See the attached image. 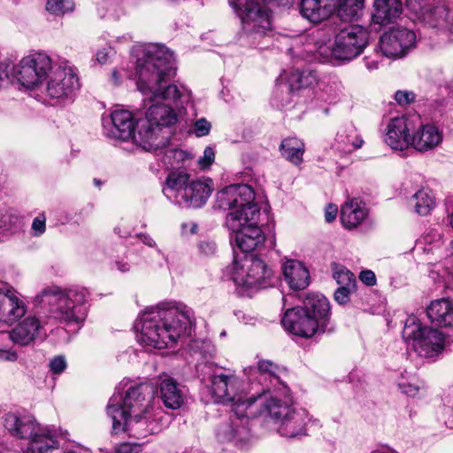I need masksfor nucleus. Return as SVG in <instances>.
Instances as JSON below:
<instances>
[{"label": "nucleus", "mask_w": 453, "mask_h": 453, "mask_svg": "<svg viewBox=\"0 0 453 453\" xmlns=\"http://www.w3.org/2000/svg\"><path fill=\"white\" fill-rule=\"evenodd\" d=\"M202 380L207 382L211 398L216 403H231L229 420L219 425L217 438L221 442H245L250 436L249 418L257 414L256 398L243 396L237 391L240 381L233 373H225L212 364H206L202 369Z\"/></svg>", "instance_id": "f257e3e1"}, {"label": "nucleus", "mask_w": 453, "mask_h": 453, "mask_svg": "<svg viewBox=\"0 0 453 453\" xmlns=\"http://www.w3.org/2000/svg\"><path fill=\"white\" fill-rule=\"evenodd\" d=\"M193 322L194 312L184 303H161L140 314L134 325L136 337L143 345L159 349L171 348Z\"/></svg>", "instance_id": "f03ea898"}, {"label": "nucleus", "mask_w": 453, "mask_h": 453, "mask_svg": "<svg viewBox=\"0 0 453 453\" xmlns=\"http://www.w3.org/2000/svg\"><path fill=\"white\" fill-rule=\"evenodd\" d=\"M304 50L322 63L345 64L359 56L368 44V33L359 26L338 31L331 25L315 29L303 38Z\"/></svg>", "instance_id": "7ed1b4c3"}, {"label": "nucleus", "mask_w": 453, "mask_h": 453, "mask_svg": "<svg viewBox=\"0 0 453 453\" xmlns=\"http://www.w3.org/2000/svg\"><path fill=\"white\" fill-rule=\"evenodd\" d=\"M136 86L149 100L162 98L176 102L183 96L175 84L169 81L175 75L173 54L163 45L150 44L143 50V56L136 62Z\"/></svg>", "instance_id": "20e7f679"}, {"label": "nucleus", "mask_w": 453, "mask_h": 453, "mask_svg": "<svg viewBox=\"0 0 453 453\" xmlns=\"http://www.w3.org/2000/svg\"><path fill=\"white\" fill-rule=\"evenodd\" d=\"M281 321L287 331L303 338L334 331L330 326V303L321 294H309L303 306L288 309Z\"/></svg>", "instance_id": "39448f33"}, {"label": "nucleus", "mask_w": 453, "mask_h": 453, "mask_svg": "<svg viewBox=\"0 0 453 453\" xmlns=\"http://www.w3.org/2000/svg\"><path fill=\"white\" fill-rule=\"evenodd\" d=\"M214 189L210 178L192 179L185 170L171 171L165 179L163 194L172 203L184 208H201Z\"/></svg>", "instance_id": "423d86ee"}, {"label": "nucleus", "mask_w": 453, "mask_h": 453, "mask_svg": "<svg viewBox=\"0 0 453 453\" xmlns=\"http://www.w3.org/2000/svg\"><path fill=\"white\" fill-rule=\"evenodd\" d=\"M122 394L115 393L109 400L106 408L108 416L112 421V433H129L131 435L140 438L148 434L158 433L163 426V411L160 408L150 410V413L132 412L127 413L122 410L120 401Z\"/></svg>", "instance_id": "0eeeda50"}, {"label": "nucleus", "mask_w": 453, "mask_h": 453, "mask_svg": "<svg viewBox=\"0 0 453 453\" xmlns=\"http://www.w3.org/2000/svg\"><path fill=\"white\" fill-rule=\"evenodd\" d=\"M4 426L12 436L27 441V453H49L58 447L57 432L33 416L9 412L4 416Z\"/></svg>", "instance_id": "6e6552de"}, {"label": "nucleus", "mask_w": 453, "mask_h": 453, "mask_svg": "<svg viewBox=\"0 0 453 453\" xmlns=\"http://www.w3.org/2000/svg\"><path fill=\"white\" fill-rule=\"evenodd\" d=\"M42 303H49L50 317L60 322L81 323L85 317L82 304L86 302L83 290L69 289L62 291L58 287L44 288L38 296Z\"/></svg>", "instance_id": "1a4fd4ad"}, {"label": "nucleus", "mask_w": 453, "mask_h": 453, "mask_svg": "<svg viewBox=\"0 0 453 453\" xmlns=\"http://www.w3.org/2000/svg\"><path fill=\"white\" fill-rule=\"evenodd\" d=\"M231 279L247 295L273 285V272L264 260L253 255L235 257L231 266Z\"/></svg>", "instance_id": "9d476101"}, {"label": "nucleus", "mask_w": 453, "mask_h": 453, "mask_svg": "<svg viewBox=\"0 0 453 453\" xmlns=\"http://www.w3.org/2000/svg\"><path fill=\"white\" fill-rule=\"evenodd\" d=\"M260 215L258 207H250L244 215L227 213L226 226L234 234L235 246L244 253L250 252L265 241L262 230L257 226Z\"/></svg>", "instance_id": "9b49d317"}, {"label": "nucleus", "mask_w": 453, "mask_h": 453, "mask_svg": "<svg viewBox=\"0 0 453 453\" xmlns=\"http://www.w3.org/2000/svg\"><path fill=\"white\" fill-rule=\"evenodd\" d=\"M403 338L420 357H432L441 352L445 335L431 326H422L416 316H409L404 323Z\"/></svg>", "instance_id": "f8f14e48"}, {"label": "nucleus", "mask_w": 453, "mask_h": 453, "mask_svg": "<svg viewBox=\"0 0 453 453\" xmlns=\"http://www.w3.org/2000/svg\"><path fill=\"white\" fill-rule=\"evenodd\" d=\"M54 67L47 54L35 52L24 57L17 65L11 63L12 83L17 81L27 89H38Z\"/></svg>", "instance_id": "ddd939ff"}, {"label": "nucleus", "mask_w": 453, "mask_h": 453, "mask_svg": "<svg viewBox=\"0 0 453 453\" xmlns=\"http://www.w3.org/2000/svg\"><path fill=\"white\" fill-rule=\"evenodd\" d=\"M230 6L241 19L247 34L265 35L272 30L270 13L257 0H228Z\"/></svg>", "instance_id": "4468645a"}, {"label": "nucleus", "mask_w": 453, "mask_h": 453, "mask_svg": "<svg viewBox=\"0 0 453 453\" xmlns=\"http://www.w3.org/2000/svg\"><path fill=\"white\" fill-rule=\"evenodd\" d=\"M80 88L76 69L67 65L55 66L38 88L45 100L70 98Z\"/></svg>", "instance_id": "2eb2a0df"}, {"label": "nucleus", "mask_w": 453, "mask_h": 453, "mask_svg": "<svg viewBox=\"0 0 453 453\" xmlns=\"http://www.w3.org/2000/svg\"><path fill=\"white\" fill-rule=\"evenodd\" d=\"M255 193L247 184L229 185L217 193L216 206L224 211H232L229 213L244 215L250 207H257L253 203Z\"/></svg>", "instance_id": "dca6fc26"}, {"label": "nucleus", "mask_w": 453, "mask_h": 453, "mask_svg": "<svg viewBox=\"0 0 453 453\" xmlns=\"http://www.w3.org/2000/svg\"><path fill=\"white\" fill-rule=\"evenodd\" d=\"M47 323L48 321L40 319L36 315L29 314L12 330L1 331L0 340H11L17 345L29 346L46 337L44 325Z\"/></svg>", "instance_id": "f3484780"}, {"label": "nucleus", "mask_w": 453, "mask_h": 453, "mask_svg": "<svg viewBox=\"0 0 453 453\" xmlns=\"http://www.w3.org/2000/svg\"><path fill=\"white\" fill-rule=\"evenodd\" d=\"M411 148L420 153L435 150L443 139L442 131L434 124L423 123L419 115H412Z\"/></svg>", "instance_id": "a211bd4d"}, {"label": "nucleus", "mask_w": 453, "mask_h": 453, "mask_svg": "<svg viewBox=\"0 0 453 453\" xmlns=\"http://www.w3.org/2000/svg\"><path fill=\"white\" fill-rule=\"evenodd\" d=\"M415 41L413 31L404 27H394L381 35L380 48L388 58H401L414 45Z\"/></svg>", "instance_id": "6ab92c4d"}, {"label": "nucleus", "mask_w": 453, "mask_h": 453, "mask_svg": "<svg viewBox=\"0 0 453 453\" xmlns=\"http://www.w3.org/2000/svg\"><path fill=\"white\" fill-rule=\"evenodd\" d=\"M154 395L155 389L150 383L132 385L127 388L125 396L122 395L121 409L126 410L129 414L132 412L150 413V410H154L152 404Z\"/></svg>", "instance_id": "aec40b11"}, {"label": "nucleus", "mask_w": 453, "mask_h": 453, "mask_svg": "<svg viewBox=\"0 0 453 453\" xmlns=\"http://www.w3.org/2000/svg\"><path fill=\"white\" fill-rule=\"evenodd\" d=\"M412 127V115L391 119L386 127L384 142L395 150L410 148Z\"/></svg>", "instance_id": "412c9836"}, {"label": "nucleus", "mask_w": 453, "mask_h": 453, "mask_svg": "<svg viewBox=\"0 0 453 453\" xmlns=\"http://www.w3.org/2000/svg\"><path fill=\"white\" fill-rule=\"evenodd\" d=\"M288 83L290 93L298 96L297 101H300V97H303V102L306 103L308 99L312 100L313 96L320 101L327 100L313 89V87L318 84V75L315 71L296 70L289 74Z\"/></svg>", "instance_id": "4be33fe9"}, {"label": "nucleus", "mask_w": 453, "mask_h": 453, "mask_svg": "<svg viewBox=\"0 0 453 453\" xmlns=\"http://www.w3.org/2000/svg\"><path fill=\"white\" fill-rule=\"evenodd\" d=\"M110 127L104 124L105 134L112 139L127 141L134 134L136 120L128 110L119 109L111 113Z\"/></svg>", "instance_id": "5701e85b"}, {"label": "nucleus", "mask_w": 453, "mask_h": 453, "mask_svg": "<svg viewBox=\"0 0 453 453\" xmlns=\"http://www.w3.org/2000/svg\"><path fill=\"white\" fill-rule=\"evenodd\" d=\"M250 397L256 398L257 414L254 417H250L249 419L263 415L273 420L278 426L294 409L277 396L271 395L264 398L262 394H257L250 395Z\"/></svg>", "instance_id": "b1692460"}, {"label": "nucleus", "mask_w": 453, "mask_h": 453, "mask_svg": "<svg viewBox=\"0 0 453 453\" xmlns=\"http://www.w3.org/2000/svg\"><path fill=\"white\" fill-rule=\"evenodd\" d=\"M163 404L172 410L180 408L186 399L184 387L171 377H161L155 391Z\"/></svg>", "instance_id": "393cba45"}, {"label": "nucleus", "mask_w": 453, "mask_h": 453, "mask_svg": "<svg viewBox=\"0 0 453 453\" xmlns=\"http://www.w3.org/2000/svg\"><path fill=\"white\" fill-rule=\"evenodd\" d=\"M310 421L304 409L294 408L277 426L278 433L287 438H299L306 435V426Z\"/></svg>", "instance_id": "a878e982"}, {"label": "nucleus", "mask_w": 453, "mask_h": 453, "mask_svg": "<svg viewBox=\"0 0 453 453\" xmlns=\"http://www.w3.org/2000/svg\"><path fill=\"white\" fill-rule=\"evenodd\" d=\"M335 8V0H301L299 3L301 16L311 23H319L328 19Z\"/></svg>", "instance_id": "bb28decb"}, {"label": "nucleus", "mask_w": 453, "mask_h": 453, "mask_svg": "<svg viewBox=\"0 0 453 453\" xmlns=\"http://www.w3.org/2000/svg\"><path fill=\"white\" fill-rule=\"evenodd\" d=\"M136 125L137 130H134V134L130 138L134 143L146 151L157 150L162 144L158 141L161 129L146 119L137 122Z\"/></svg>", "instance_id": "cd10ccee"}, {"label": "nucleus", "mask_w": 453, "mask_h": 453, "mask_svg": "<svg viewBox=\"0 0 453 453\" xmlns=\"http://www.w3.org/2000/svg\"><path fill=\"white\" fill-rule=\"evenodd\" d=\"M367 216L368 209L360 198H349L342 205L341 221L347 229L356 228Z\"/></svg>", "instance_id": "c85d7f7f"}, {"label": "nucleus", "mask_w": 453, "mask_h": 453, "mask_svg": "<svg viewBox=\"0 0 453 453\" xmlns=\"http://www.w3.org/2000/svg\"><path fill=\"white\" fill-rule=\"evenodd\" d=\"M426 314L432 323L439 326H453V301L441 298L431 302L426 309Z\"/></svg>", "instance_id": "c756f323"}, {"label": "nucleus", "mask_w": 453, "mask_h": 453, "mask_svg": "<svg viewBox=\"0 0 453 453\" xmlns=\"http://www.w3.org/2000/svg\"><path fill=\"white\" fill-rule=\"evenodd\" d=\"M285 280L292 289H303L309 285L310 274L307 268L297 260H288L282 265Z\"/></svg>", "instance_id": "7c9ffc66"}, {"label": "nucleus", "mask_w": 453, "mask_h": 453, "mask_svg": "<svg viewBox=\"0 0 453 453\" xmlns=\"http://www.w3.org/2000/svg\"><path fill=\"white\" fill-rule=\"evenodd\" d=\"M402 10L401 0H375L372 20L380 25L388 24L399 17Z\"/></svg>", "instance_id": "2f4dec72"}, {"label": "nucleus", "mask_w": 453, "mask_h": 453, "mask_svg": "<svg viewBox=\"0 0 453 453\" xmlns=\"http://www.w3.org/2000/svg\"><path fill=\"white\" fill-rule=\"evenodd\" d=\"M145 119L161 129L162 127L174 124L177 120V115L169 105L155 104L146 111Z\"/></svg>", "instance_id": "473e14b6"}, {"label": "nucleus", "mask_w": 453, "mask_h": 453, "mask_svg": "<svg viewBox=\"0 0 453 453\" xmlns=\"http://www.w3.org/2000/svg\"><path fill=\"white\" fill-rule=\"evenodd\" d=\"M255 370L259 374L258 380L260 383H266L268 380V384H265L264 391L274 389L281 383L280 380V370L277 365L268 360H263L258 362L257 368Z\"/></svg>", "instance_id": "72a5a7b5"}, {"label": "nucleus", "mask_w": 453, "mask_h": 453, "mask_svg": "<svg viewBox=\"0 0 453 453\" xmlns=\"http://www.w3.org/2000/svg\"><path fill=\"white\" fill-rule=\"evenodd\" d=\"M280 151L288 161L299 165L303 162L304 143L296 137H288L282 140Z\"/></svg>", "instance_id": "f704fd0d"}, {"label": "nucleus", "mask_w": 453, "mask_h": 453, "mask_svg": "<svg viewBox=\"0 0 453 453\" xmlns=\"http://www.w3.org/2000/svg\"><path fill=\"white\" fill-rule=\"evenodd\" d=\"M23 227L22 218L12 210L0 214V240L19 233Z\"/></svg>", "instance_id": "c9c22d12"}, {"label": "nucleus", "mask_w": 453, "mask_h": 453, "mask_svg": "<svg viewBox=\"0 0 453 453\" xmlns=\"http://www.w3.org/2000/svg\"><path fill=\"white\" fill-rule=\"evenodd\" d=\"M337 14L342 20L351 21L358 17L364 0H335Z\"/></svg>", "instance_id": "e433bc0d"}, {"label": "nucleus", "mask_w": 453, "mask_h": 453, "mask_svg": "<svg viewBox=\"0 0 453 453\" xmlns=\"http://www.w3.org/2000/svg\"><path fill=\"white\" fill-rule=\"evenodd\" d=\"M434 4V0H406V6L411 12L426 23L436 24L433 19V13H431V7Z\"/></svg>", "instance_id": "4c0bfd02"}, {"label": "nucleus", "mask_w": 453, "mask_h": 453, "mask_svg": "<svg viewBox=\"0 0 453 453\" xmlns=\"http://www.w3.org/2000/svg\"><path fill=\"white\" fill-rule=\"evenodd\" d=\"M415 202V211L418 214L426 216L434 207L435 202L429 189L422 188L413 196Z\"/></svg>", "instance_id": "58836bf2"}, {"label": "nucleus", "mask_w": 453, "mask_h": 453, "mask_svg": "<svg viewBox=\"0 0 453 453\" xmlns=\"http://www.w3.org/2000/svg\"><path fill=\"white\" fill-rule=\"evenodd\" d=\"M333 278L339 287L356 288L357 280L355 275L345 266L334 264L333 265Z\"/></svg>", "instance_id": "ea45409f"}, {"label": "nucleus", "mask_w": 453, "mask_h": 453, "mask_svg": "<svg viewBox=\"0 0 453 453\" xmlns=\"http://www.w3.org/2000/svg\"><path fill=\"white\" fill-rule=\"evenodd\" d=\"M46 9L54 15H65L74 10V3L73 0H48Z\"/></svg>", "instance_id": "a19ab883"}, {"label": "nucleus", "mask_w": 453, "mask_h": 453, "mask_svg": "<svg viewBox=\"0 0 453 453\" xmlns=\"http://www.w3.org/2000/svg\"><path fill=\"white\" fill-rule=\"evenodd\" d=\"M431 13H433V19L436 24L427 23L433 27H446L449 25L448 16L449 9L443 5H437L431 7Z\"/></svg>", "instance_id": "79ce46f5"}, {"label": "nucleus", "mask_w": 453, "mask_h": 453, "mask_svg": "<svg viewBox=\"0 0 453 453\" xmlns=\"http://www.w3.org/2000/svg\"><path fill=\"white\" fill-rule=\"evenodd\" d=\"M46 231V215L45 213H40L36 216L31 226V234L34 237L42 236Z\"/></svg>", "instance_id": "37998d69"}, {"label": "nucleus", "mask_w": 453, "mask_h": 453, "mask_svg": "<svg viewBox=\"0 0 453 453\" xmlns=\"http://www.w3.org/2000/svg\"><path fill=\"white\" fill-rule=\"evenodd\" d=\"M356 290V288L339 287L334 294L335 302L339 304H345L349 301V295Z\"/></svg>", "instance_id": "c03bdc74"}, {"label": "nucleus", "mask_w": 453, "mask_h": 453, "mask_svg": "<svg viewBox=\"0 0 453 453\" xmlns=\"http://www.w3.org/2000/svg\"><path fill=\"white\" fill-rule=\"evenodd\" d=\"M10 67V62H0V89L7 88L12 84Z\"/></svg>", "instance_id": "a18cd8bd"}, {"label": "nucleus", "mask_w": 453, "mask_h": 453, "mask_svg": "<svg viewBox=\"0 0 453 453\" xmlns=\"http://www.w3.org/2000/svg\"><path fill=\"white\" fill-rule=\"evenodd\" d=\"M115 453H141L142 445L140 443L123 442L116 445Z\"/></svg>", "instance_id": "49530a36"}, {"label": "nucleus", "mask_w": 453, "mask_h": 453, "mask_svg": "<svg viewBox=\"0 0 453 453\" xmlns=\"http://www.w3.org/2000/svg\"><path fill=\"white\" fill-rule=\"evenodd\" d=\"M49 366L52 373L59 374L65 370L66 361L63 356H57L50 361Z\"/></svg>", "instance_id": "de8ad7c7"}, {"label": "nucleus", "mask_w": 453, "mask_h": 453, "mask_svg": "<svg viewBox=\"0 0 453 453\" xmlns=\"http://www.w3.org/2000/svg\"><path fill=\"white\" fill-rule=\"evenodd\" d=\"M186 157V152L181 150H167L165 152L164 160L165 164H169L173 167L174 165L171 162L172 158L176 159L177 161H185Z\"/></svg>", "instance_id": "09e8293b"}, {"label": "nucleus", "mask_w": 453, "mask_h": 453, "mask_svg": "<svg viewBox=\"0 0 453 453\" xmlns=\"http://www.w3.org/2000/svg\"><path fill=\"white\" fill-rule=\"evenodd\" d=\"M395 99L400 105H406L415 100V94L412 91L398 90L395 93Z\"/></svg>", "instance_id": "8fccbe9b"}, {"label": "nucleus", "mask_w": 453, "mask_h": 453, "mask_svg": "<svg viewBox=\"0 0 453 453\" xmlns=\"http://www.w3.org/2000/svg\"><path fill=\"white\" fill-rule=\"evenodd\" d=\"M215 158V152L211 147H206L203 150V155L199 158L198 164L202 168L210 166Z\"/></svg>", "instance_id": "3c124183"}, {"label": "nucleus", "mask_w": 453, "mask_h": 453, "mask_svg": "<svg viewBox=\"0 0 453 453\" xmlns=\"http://www.w3.org/2000/svg\"><path fill=\"white\" fill-rule=\"evenodd\" d=\"M211 124L205 119H198L195 123V133L197 136H204L209 134Z\"/></svg>", "instance_id": "603ef678"}, {"label": "nucleus", "mask_w": 453, "mask_h": 453, "mask_svg": "<svg viewBox=\"0 0 453 453\" xmlns=\"http://www.w3.org/2000/svg\"><path fill=\"white\" fill-rule=\"evenodd\" d=\"M199 250L205 256L213 255L216 251V243L213 241L204 240L199 242Z\"/></svg>", "instance_id": "864d4df0"}, {"label": "nucleus", "mask_w": 453, "mask_h": 453, "mask_svg": "<svg viewBox=\"0 0 453 453\" xmlns=\"http://www.w3.org/2000/svg\"><path fill=\"white\" fill-rule=\"evenodd\" d=\"M360 280L366 286L372 287L376 284L375 273L371 270H364L359 274Z\"/></svg>", "instance_id": "5fc2aeb1"}, {"label": "nucleus", "mask_w": 453, "mask_h": 453, "mask_svg": "<svg viewBox=\"0 0 453 453\" xmlns=\"http://www.w3.org/2000/svg\"><path fill=\"white\" fill-rule=\"evenodd\" d=\"M355 134V131L353 129L350 130V134H344L343 133H338L336 135V141L339 143H342L345 147L344 149L348 150L349 146H351V141Z\"/></svg>", "instance_id": "6e6d98bb"}, {"label": "nucleus", "mask_w": 453, "mask_h": 453, "mask_svg": "<svg viewBox=\"0 0 453 453\" xmlns=\"http://www.w3.org/2000/svg\"><path fill=\"white\" fill-rule=\"evenodd\" d=\"M338 208L334 204H328L326 209L325 219L326 221L330 223L333 222L337 216Z\"/></svg>", "instance_id": "4d7b16f0"}, {"label": "nucleus", "mask_w": 453, "mask_h": 453, "mask_svg": "<svg viewBox=\"0 0 453 453\" xmlns=\"http://www.w3.org/2000/svg\"><path fill=\"white\" fill-rule=\"evenodd\" d=\"M399 386L404 394L411 396H414L418 391V387L411 383H402Z\"/></svg>", "instance_id": "13d9d810"}, {"label": "nucleus", "mask_w": 453, "mask_h": 453, "mask_svg": "<svg viewBox=\"0 0 453 453\" xmlns=\"http://www.w3.org/2000/svg\"><path fill=\"white\" fill-rule=\"evenodd\" d=\"M111 53V49H103L101 50H98L96 53V59L100 64H104L107 62L108 58H110V55Z\"/></svg>", "instance_id": "bf43d9fd"}, {"label": "nucleus", "mask_w": 453, "mask_h": 453, "mask_svg": "<svg viewBox=\"0 0 453 453\" xmlns=\"http://www.w3.org/2000/svg\"><path fill=\"white\" fill-rule=\"evenodd\" d=\"M363 143H364V141L361 137H359L357 135H354L353 139L351 141V146H350L351 148H348V150L351 151L352 150L359 149V148H361Z\"/></svg>", "instance_id": "052dcab7"}, {"label": "nucleus", "mask_w": 453, "mask_h": 453, "mask_svg": "<svg viewBox=\"0 0 453 453\" xmlns=\"http://www.w3.org/2000/svg\"><path fill=\"white\" fill-rule=\"evenodd\" d=\"M117 269L121 273H126L130 270V265L128 263L124 261H115L114 263Z\"/></svg>", "instance_id": "680f3d73"}, {"label": "nucleus", "mask_w": 453, "mask_h": 453, "mask_svg": "<svg viewBox=\"0 0 453 453\" xmlns=\"http://www.w3.org/2000/svg\"><path fill=\"white\" fill-rule=\"evenodd\" d=\"M364 61L365 63V66L367 67V69L373 70L378 68L379 63L377 60L371 59L370 57H365L364 58Z\"/></svg>", "instance_id": "e2e57ef3"}, {"label": "nucleus", "mask_w": 453, "mask_h": 453, "mask_svg": "<svg viewBox=\"0 0 453 453\" xmlns=\"http://www.w3.org/2000/svg\"><path fill=\"white\" fill-rule=\"evenodd\" d=\"M142 242L146 244L147 246L149 247H155L156 246V242L150 236V235H147V234H142L140 236Z\"/></svg>", "instance_id": "0e129e2a"}, {"label": "nucleus", "mask_w": 453, "mask_h": 453, "mask_svg": "<svg viewBox=\"0 0 453 453\" xmlns=\"http://www.w3.org/2000/svg\"><path fill=\"white\" fill-rule=\"evenodd\" d=\"M112 79L114 81L115 84H119V83L120 78H119V72L117 70H113L112 71Z\"/></svg>", "instance_id": "69168bd1"}, {"label": "nucleus", "mask_w": 453, "mask_h": 453, "mask_svg": "<svg viewBox=\"0 0 453 453\" xmlns=\"http://www.w3.org/2000/svg\"><path fill=\"white\" fill-rule=\"evenodd\" d=\"M114 231H115V233H116V234H118L120 237L126 238V237L127 236V231H125V232H123V233H122V232H121V230H120V227H119H119H116V228L114 229Z\"/></svg>", "instance_id": "338daca9"}, {"label": "nucleus", "mask_w": 453, "mask_h": 453, "mask_svg": "<svg viewBox=\"0 0 453 453\" xmlns=\"http://www.w3.org/2000/svg\"><path fill=\"white\" fill-rule=\"evenodd\" d=\"M449 224H450V226L453 228V211H452V213L449 216Z\"/></svg>", "instance_id": "774afa93"}]
</instances>
